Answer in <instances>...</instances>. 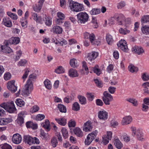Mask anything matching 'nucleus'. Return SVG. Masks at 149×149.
Listing matches in <instances>:
<instances>
[{"label":"nucleus","mask_w":149,"mask_h":149,"mask_svg":"<svg viewBox=\"0 0 149 149\" xmlns=\"http://www.w3.org/2000/svg\"><path fill=\"white\" fill-rule=\"evenodd\" d=\"M98 114L99 118L102 120H105L108 118V113L105 110H102L99 111Z\"/></svg>","instance_id":"obj_13"},{"label":"nucleus","mask_w":149,"mask_h":149,"mask_svg":"<svg viewBox=\"0 0 149 149\" xmlns=\"http://www.w3.org/2000/svg\"><path fill=\"white\" fill-rule=\"evenodd\" d=\"M43 21L46 26H50L52 24V19L51 17L45 15L43 17Z\"/></svg>","instance_id":"obj_20"},{"label":"nucleus","mask_w":149,"mask_h":149,"mask_svg":"<svg viewBox=\"0 0 149 149\" xmlns=\"http://www.w3.org/2000/svg\"><path fill=\"white\" fill-rule=\"evenodd\" d=\"M123 140L125 142H127L130 140V136L127 134H124L123 135Z\"/></svg>","instance_id":"obj_64"},{"label":"nucleus","mask_w":149,"mask_h":149,"mask_svg":"<svg viewBox=\"0 0 149 149\" xmlns=\"http://www.w3.org/2000/svg\"><path fill=\"white\" fill-rule=\"evenodd\" d=\"M116 20L117 23L119 25H121L125 21L126 24L130 23V19L128 18L125 19L124 15L122 14H120L118 16L116 17Z\"/></svg>","instance_id":"obj_9"},{"label":"nucleus","mask_w":149,"mask_h":149,"mask_svg":"<svg viewBox=\"0 0 149 149\" xmlns=\"http://www.w3.org/2000/svg\"><path fill=\"white\" fill-rule=\"evenodd\" d=\"M106 40L107 43L109 45H111L113 41L112 36L109 33L106 35Z\"/></svg>","instance_id":"obj_29"},{"label":"nucleus","mask_w":149,"mask_h":149,"mask_svg":"<svg viewBox=\"0 0 149 149\" xmlns=\"http://www.w3.org/2000/svg\"><path fill=\"white\" fill-rule=\"evenodd\" d=\"M27 62V60L25 59H22L18 63V65L20 66H24Z\"/></svg>","instance_id":"obj_55"},{"label":"nucleus","mask_w":149,"mask_h":149,"mask_svg":"<svg viewBox=\"0 0 149 149\" xmlns=\"http://www.w3.org/2000/svg\"><path fill=\"white\" fill-rule=\"evenodd\" d=\"M84 37L85 39H89L91 43L93 45H98L100 44V42L96 40L95 35L93 33H90L87 32H85L84 34Z\"/></svg>","instance_id":"obj_5"},{"label":"nucleus","mask_w":149,"mask_h":149,"mask_svg":"<svg viewBox=\"0 0 149 149\" xmlns=\"http://www.w3.org/2000/svg\"><path fill=\"white\" fill-rule=\"evenodd\" d=\"M21 23L22 26L24 28H26L27 26V20L26 19H21Z\"/></svg>","instance_id":"obj_59"},{"label":"nucleus","mask_w":149,"mask_h":149,"mask_svg":"<svg viewBox=\"0 0 149 149\" xmlns=\"http://www.w3.org/2000/svg\"><path fill=\"white\" fill-rule=\"evenodd\" d=\"M119 33L123 35H126L129 33L130 31L126 28L123 29L120 28L119 30Z\"/></svg>","instance_id":"obj_44"},{"label":"nucleus","mask_w":149,"mask_h":149,"mask_svg":"<svg viewBox=\"0 0 149 149\" xmlns=\"http://www.w3.org/2000/svg\"><path fill=\"white\" fill-rule=\"evenodd\" d=\"M20 41V39L18 37H12L8 40V42L10 44L16 45L18 44Z\"/></svg>","instance_id":"obj_27"},{"label":"nucleus","mask_w":149,"mask_h":149,"mask_svg":"<svg viewBox=\"0 0 149 149\" xmlns=\"http://www.w3.org/2000/svg\"><path fill=\"white\" fill-rule=\"evenodd\" d=\"M7 15L13 20H16L17 19V15L13 13L10 12H8Z\"/></svg>","instance_id":"obj_45"},{"label":"nucleus","mask_w":149,"mask_h":149,"mask_svg":"<svg viewBox=\"0 0 149 149\" xmlns=\"http://www.w3.org/2000/svg\"><path fill=\"white\" fill-rule=\"evenodd\" d=\"M2 24L5 26L10 28L12 26V23L10 18L8 17H4L2 19Z\"/></svg>","instance_id":"obj_17"},{"label":"nucleus","mask_w":149,"mask_h":149,"mask_svg":"<svg viewBox=\"0 0 149 149\" xmlns=\"http://www.w3.org/2000/svg\"><path fill=\"white\" fill-rule=\"evenodd\" d=\"M133 118L131 116H126L124 117L122 119L121 124L123 126H125L130 124L132 122Z\"/></svg>","instance_id":"obj_11"},{"label":"nucleus","mask_w":149,"mask_h":149,"mask_svg":"<svg viewBox=\"0 0 149 149\" xmlns=\"http://www.w3.org/2000/svg\"><path fill=\"white\" fill-rule=\"evenodd\" d=\"M22 141V136L18 133L14 134L12 137V141L15 144H19Z\"/></svg>","instance_id":"obj_18"},{"label":"nucleus","mask_w":149,"mask_h":149,"mask_svg":"<svg viewBox=\"0 0 149 149\" xmlns=\"http://www.w3.org/2000/svg\"><path fill=\"white\" fill-rule=\"evenodd\" d=\"M64 72V69L61 66H58L55 70V72L57 74L63 73Z\"/></svg>","instance_id":"obj_41"},{"label":"nucleus","mask_w":149,"mask_h":149,"mask_svg":"<svg viewBox=\"0 0 149 149\" xmlns=\"http://www.w3.org/2000/svg\"><path fill=\"white\" fill-rule=\"evenodd\" d=\"M15 81L11 80L8 82L7 86L8 88L11 92L15 93L17 90V87L15 85Z\"/></svg>","instance_id":"obj_12"},{"label":"nucleus","mask_w":149,"mask_h":149,"mask_svg":"<svg viewBox=\"0 0 149 149\" xmlns=\"http://www.w3.org/2000/svg\"><path fill=\"white\" fill-rule=\"evenodd\" d=\"M51 31L53 32L55 34H60L62 33L63 29L59 26L56 25L53 27Z\"/></svg>","instance_id":"obj_22"},{"label":"nucleus","mask_w":149,"mask_h":149,"mask_svg":"<svg viewBox=\"0 0 149 149\" xmlns=\"http://www.w3.org/2000/svg\"><path fill=\"white\" fill-rule=\"evenodd\" d=\"M118 47L122 50L126 52L127 50V46L126 41L124 40H121L117 44Z\"/></svg>","instance_id":"obj_15"},{"label":"nucleus","mask_w":149,"mask_h":149,"mask_svg":"<svg viewBox=\"0 0 149 149\" xmlns=\"http://www.w3.org/2000/svg\"><path fill=\"white\" fill-rule=\"evenodd\" d=\"M130 129L132 133L138 140L141 141L145 140L144 133L142 129H138L136 130V128L133 126L131 127Z\"/></svg>","instance_id":"obj_4"},{"label":"nucleus","mask_w":149,"mask_h":149,"mask_svg":"<svg viewBox=\"0 0 149 149\" xmlns=\"http://www.w3.org/2000/svg\"><path fill=\"white\" fill-rule=\"evenodd\" d=\"M72 109L74 111H77L80 109V106L77 102H74L73 104Z\"/></svg>","instance_id":"obj_46"},{"label":"nucleus","mask_w":149,"mask_h":149,"mask_svg":"<svg viewBox=\"0 0 149 149\" xmlns=\"http://www.w3.org/2000/svg\"><path fill=\"white\" fill-rule=\"evenodd\" d=\"M76 123L75 121L73 119L70 120L68 122V125L69 127H74L76 125Z\"/></svg>","instance_id":"obj_57"},{"label":"nucleus","mask_w":149,"mask_h":149,"mask_svg":"<svg viewBox=\"0 0 149 149\" xmlns=\"http://www.w3.org/2000/svg\"><path fill=\"white\" fill-rule=\"evenodd\" d=\"M77 19L79 23L84 24L88 21L89 16L85 12H80L77 15Z\"/></svg>","instance_id":"obj_7"},{"label":"nucleus","mask_w":149,"mask_h":149,"mask_svg":"<svg viewBox=\"0 0 149 149\" xmlns=\"http://www.w3.org/2000/svg\"><path fill=\"white\" fill-rule=\"evenodd\" d=\"M97 133V131L96 130L88 134L84 141L85 144L87 146L90 144L95 139Z\"/></svg>","instance_id":"obj_8"},{"label":"nucleus","mask_w":149,"mask_h":149,"mask_svg":"<svg viewBox=\"0 0 149 149\" xmlns=\"http://www.w3.org/2000/svg\"><path fill=\"white\" fill-rule=\"evenodd\" d=\"M74 134L77 136L82 137L83 135V133L81 130L78 127H75L73 130Z\"/></svg>","instance_id":"obj_28"},{"label":"nucleus","mask_w":149,"mask_h":149,"mask_svg":"<svg viewBox=\"0 0 149 149\" xmlns=\"http://www.w3.org/2000/svg\"><path fill=\"white\" fill-rule=\"evenodd\" d=\"M16 55L15 60L16 61H17L20 58L22 54V52L20 50H19L16 52Z\"/></svg>","instance_id":"obj_62"},{"label":"nucleus","mask_w":149,"mask_h":149,"mask_svg":"<svg viewBox=\"0 0 149 149\" xmlns=\"http://www.w3.org/2000/svg\"><path fill=\"white\" fill-rule=\"evenodd\" d=\"M57 143V141L56 138H53L52 139L51 141V144L53 148L55 147Z\"/></svg>","instance_id":"obj_58"},{"label":"nucleus","mask_w":149,"mask_h":149,"mask_svg":"<svg viewBox=\"0 0 149 149\" xmlns=\"http://www.w3.org/2000/svg\"><path fill=\"white\" fill-rule=\"evenodd\" d=\"M24 141L26 143L31 145L33 144H38L40 143V141L37 138H33L29 135H25L24 137Z\"/></svg>","instance_id":"obj_6"},{"label":"nucleus","mask_w":149,"mask_h":149,"mask_svg":"<svg viewBox=\"0 0 149 149\" xmlns=\"http://www.w3.org/2000/svg\"><path fill=\"white\" fill-rule=\"evenodd\" d=\"M45 117V116L44 114H38L36 116L35 120L37 121H40L44 119Z\"/></svg>","instance_id":"obj_54"},{"label":"nucleus","mask_w":149,"mask_h":149,"mask_svg":"<svg viewBox=\"0 0 149 149\" xmlns=\"http://www.w3.org/2000/svg\"><path fill=\"white\" fill-rule=\"evenodd\" d=\"M30 71V69L28 68H26L24 70V73L22 77V79L23 80L24 82V81L27 78Z\"/></svg>","instance_id":"obj_34"},{"label":"nucleus","mask_w":149,"mask_h":149,"mask_svg":"<svg viewBox=\"0 0 149 149\" xmlns=\"http://www.w3.org/2000/svg\"><path fill=\"white\" fill-rule=\"evenodd\" d=\"M68 75L69 76L72 77H77L79 75L77 71L73 68H71L69 70Z\"/></svg>","instance_id":"obj_26"},{"label":"nucleus","mask_w":149,"mask_h":149,"mask_svg":"<svg viewBox=\"0 0 149 149\" xmlns=\"http://www.w3.org/2000/svg\"><path fill=\"white\" fill-rule=\"evenodd\" d=\"M55 120L58 124L62 126L65 125L66 123V120L64 118H55Z\"/></svg>","instance_id":"obj_31"},{"label":"nucleus","mask_w":149,"mask_h":149,"mask_svg":"<svg viewBox=\"0 0 149 149\" xmlns=\"http://www.w3.org/2000/svg\"><path fill=\"white\" fill-rule=\"evenodd\" d=\"M4 43L5 44V45H1V51L3 52L6 53H10L13 52V51L10 47L8 46V42L6 41V43L5 42Z\"/></svg>","instance_id":"obj_19"},{"label":"nucleus","mask_w":149,"mask_h":149,"mask_svg":"<svg viewBox=\"0 0 149 149\" xmlns=\"http://www.w3.org/2000/svg\"><path fill=\"white\" fill-rule=\"evenodd\" d=\"M16 103L17 106L21 107L24 105V102L21 99H17L16 100Z\"/></svg>","instance_id":"obj_49"},{"label":"nucleus","mask_w":149,"mask_h":149,"mask_svg":"<svg viewBox=\"0 0 149 149\" xmlns=\"http://www.w3.org/2000/svg\"><path fill=\"white\" fill-rule=\"evenodd\" d=\"M13 120L12 118L10 117L4 118L3 120V125H6L9 123L11 122Z\"/></svg>","instance_id":"obj_48"},{"label":"nucleus","mask_w":149,"mask_h":149,"mask_svg":"<svg viewBox=\"0 0 149 149\" xmlns=\"http://www.w3.org/2000/svg\"><path fill=\"white\" fill-rule=\"evenodd\" d=\"M70 64L72 67L74 68L78 66L79 65V63L74 58H72L70 60Z\"/></svg>","instance_id":"obj_33"},{"label":"nucleus","mask_w":149,"mask_h":149,"mask_svg":"<svg viewBox=\"0 0 149 149\" xmlns=\"http://www.w3.org/2000/svg\"><path fill=\"white\" fill-rule=\"evenodd\" d=\"M100 13V9L97 8H93L90 12V13L91 15H96Z\"/></svg>","instance_id":"obj_51"},{"label":"nucleus","mask_w":149,"mask_h":149,"mask_svg":"<svg viewBox=\"0 0 149 149\" xmlns=\"http://www.w3.org/2000/svg\"><path fill=\"white\" fill-rule=\"evenodd\" d=\"M132 51L139 55L143 54L144 52L142 48L137 46H135L132 48Z\"/></svg>","instance_id":"obj_24"},{"label":"nucleus","mask_w":149,"mask_h":149,"mask_svg":"<svg viewBox=\"0 0 149 149\" xmlns=\"http://www.w3.org/2000/svg\"><path fill=\"white\" fill-rule=\"evenodd\" d=\"M57 16L58 18L63 20L65 18L64 14L61 12H58L57 13Z\"/></svg>","instance_id":"obj_61"},{"label":"nucleus","mask_w":149,"mask_h":149,"mask_svg":"<svg viewBox=\"0 0 149 149\" xmlns=\"http://www.w3.org/2000/svg\"><path fill=\"white\" fill-rule=\"evenodd\" d=\"M77 97L79 100L80 103L81 104H85L86 102V98L84 96L81 95H78Z\"/></svg>","instance_id":"obj_42"},{"label":"nucleus","mask_w":149,"mask_h":149,"mask_svg":"<svg viewBox=\"0 0 149 149\" xmlns=\"http://www.w3.org/2000/svg\"><path fill=\"white\" fill-rule=\"evenodd\" d=\"M128 102L132 103L134 107H137L138 105L137 100L134 98H130L127 100Z\"/></svg>","instance_id":"obj_39"},{"label":"nucleus","mask_w":149,"mask_h":149,"mask_svg":"<svg viewBox=\"0 0 149 149\" xmlns=\"http://www.w3.org/2000/svg\"><path fill=\"white\" fill-rule=\"evenodd\" d=\"M141 78L144 81H147L149 80V75L146 72H143L141 74Z\"/></svg>","instance_id":"obj_38"},{"label":"nucleus","mask_w":149,"mask_h":149,"mask_svg":"<svg viewBox=\"0 0 149 149\" xmlns=\"http://www.w3.org/2000/svg\"><path fill=\"white\" fill-rule=\"evenodd\" d=\"M45 0H39L38 4H36L33 6V8L35 12L39 13L42 8L43 4Z\"/></svg>","instance_id":"obj_16"},{"label":"nucleus","mask_w":149,"mask_h":149,"mask_svg":"<svg viewBox=\"0 0 149 149\" xmlns=\"http://www.w3.org/2000/svg\"><path fill=\"white\" fill-rule=\"evenodd\" d=\"M42 125L47 130L49 131L50 130V125L48 120L47 119L45 120V122L42 124Z\"/></svg>","instance_id":"obj_32"},{"label":"nucleus","mask_w":149,"mask_h":149,"mask_svg":"<svg viewBox=\"0 0 149 149\" xmlns=\"http://www.w3.org/2000/svg\"><path fill=\"white\" fill-rule=\"evenodd\" d=\"M40 110L39 107L37 105L32 107L30 109V112L32 113L36 112Z\"/></svg>","instance_id":"obj_43"},{"label":"nucleus","mask_w":149,"mask_h":149,"mask_svg":"<svg viewBox=\"0 0 149 149\" xmlns=\"http://www.w3.org/2000/svg\"><path fill=\"white\" fill-rule=\"evenodd\" d=\"M128 69L129 71L132 73L136 72L138 70L137 67L132 64L128 66Z\"/></svg>","instance_id":"obj_37"},{"label":"nucleus","mask_w":149,"mask_h":149,"mask_svg":"<svg viewBox=\"0 0 149 149\" xmlns=\"http://www.w3.org/2000/svg\"><path fill=\"white\" fill-rule=\"evenodd\" d=\"M61 132L63 137L65 139L68 137V133L67 130L65 127H63L61 129Z\"/></svg>","instance_id":"obj_40"},{"label":"nucleus","mask_w":149,"mask_h":149,"mask_svg":"<svg viewBox=\"0 0 149 149\" xmlns=\"http://www.w3.org/2000/svg\"><path fill=\"white\" fill-rule=\"evenodd\" d=\"M36 78V74H32L29 75L26 84L22 91L23 93L26 95L30 94L33 89V82Z\"/></svg>","instance_id":"obj_1"},{"label":"nucleus","mask_w":149,"mask_h":149,"mask_svg":"<svg viewBox=\"0 0 149 149\" xmlns=\"http://www.w3.org/2000/svg\"><path fill=\"white\" fill-rule=\"evenodd\" d=\"M31 17L36 22L40 23H42L41 17L38 16L36 13L34 12L32 13Z\"/></svg>","instance_id":"obj_23"},{"label":"nucleus","mask_w":149,"mask_h":149,"mask_svg":"<svg viewBox=\"0 0 149 149\" xmlns=\"http://www.w3.org/2000/svg\"><path fill=\"white\" fill-rule=\"evenodd\" d=\"M69 8L71 11L76 12L81 11L84 9L82 4L73 0L69 1Z\"/></svg>","instance_id":"obj_2"},{"label":"nucleus","mask_w":149,"mask_h":149,"mask_svg":"<svg viewBox=\"0 0 149 149\" xmlns=\"http://www.w3.org/2000/svg\"><path fill=\"white\" fill-rule=\"evenodd\" d=\"M58 108L61 112L65 113L66 111V109L65 107L63 104H58Z\"/></svg>","instance_id":"obj_50"},{"label":"nucleus","mask_w":149,"mask_h":149,"mask_svg":"<svg viewBox=\"0 0 149 149\" xmlns=\"http://www.w3.org/2000/svg\"><path fill=\"white\" fill-rule=\"evenodd\" d=\"M113 142L114 145L118 149H120L123 147V144L118 138H115Z\"/></svg>","instance_id":"obj_25"},{"label":"nucleus","mask_w":149,"mask_h":149,"mask_svg":"<svg viewBox=\"0 0 149 149\" xmlns=\"http://www.w3.org/2000/svg\"><path fill=\"white\" fill-rule=\"evenodd\" d=\"M141 22L143 23L149 22V15L143 16L141 18Z\"/></svg>","instance_id":"obj_47"},{"label":"nucleus","mask_w":149,"mask_h":149,"mask_svg":"<svg viewBox=\"0 0 149 149\" xmlns=\"http://www.w3.org/2000/svg\"><path fill=\"white\" fill-rule=\"evenodd\" d=\"M82 70L83 73L85 74H88L89 72L86 63L85 61L82 62Z\"/></svg>","instance_id":"obj_35"},{"label":"nucleus","mask_w":149,"mask_h":149,"mask_svg":"<svg viewBox=\"0 0 149 149\" xmlns=\"http://www.w3.org/2000/svg\"><path fill=\"white\" fill-rule=\"evenodd\" d=\"M141 30L142 33L146 35L149 34V26L146 25L143 26L141 28Z\"/></svg>","instance_id":"obj_36"},{"label":"nucleus","mask_w":149,"mask_h":149,"mask_svg":"<svg viewBox=\"0 0 149 149\" xmlns=\"http://www.w3.org/2000/svg\"><path fill=\"white\" fill-rule=\"evenodd\" d=\"M0 106L10 113H14L16 110L13 101L2 103L0 104Z\"/></svg>","instance_id":"obj_3"},{"label":"nucleus","mask_w":149,"mask_h":149,"mask_svg":"<svg viewBox=\"0 0 149 149\" xmlns=\"http://www.w3.org/2000/svg\"><path fill=\"white\" fill-rule=\"evenodd\" d=\"M11 77V74L9 72H6L4 74V78L5 80H8L10 79Z\"/></svg>","instance_id":"obj_63"},{"label":"nucleus","mask_w":149,"mask_h":149,"mask_svg":"<svg viewBox=\"0 0 149 149\" xmlns=\"http://www.w3.org/2000/svg\"><path fill=\"white\" fill-rule=\"evenodd\" d=\"M44 84L45 88L48 90H51L52 88L51 82L48 79H46L44 81Z\"/></svg>","instance_id":"obj_30"},{"label":"nucleus","mask_w":149,"mask_h":149,"mask_svg":"<svg viewBox=\"0 0 149 149\" xmlns=\"http://www.w3.org/2000/svg\"><path fill=\"white\" fill-rule=\"evenodd\" d=\"M93 71L94 72L98 75L100 74L102 72L100 69H99L98 66L97 65H96L94 68Z\"/></svg>","instance_id":"obj_53"},{"label":"nucleus","mask_w":149,"mask_h":149,"mask_svg":"<svg viewBox=\"0 0 149 149\" xmlns=\"http://www.w3.org/2000/svg\"><path fill=\"white\" fill-rule=\"evenodd\" d=\"M86 96L89 101H92L94 98V95L93 93H87Z\"/></svg>","instance_id":"obj_56"},{"label":"nucleus","mask_w":149,"mask_h":149,"mask_svg":"<svg viewBox=\"0 0 149 149\" xmlns=\"http://www.w3.org/2000/svg\"><path fill=\"white\" fill-rule=\"evenodd\" d=\"M1 149H12V147L9 144L5 143L0 145Z\"/></svg>","instance_id":"obj_52"},{"label":"nucleus","mask_w":149,"mask_h":149,"mask_svg":"<svg viewBox=\"0 0 149 149\" xmlns=\"http://www.w3.org/2000/svg\"><path fill=\"white\" fill-rule=\"evenodd\" d=\"M92 128V124L90 120L87 121L85 123L82 127L83 130L85 132H90Z\"/></svg>","instance_id":"obj_14"},{"label":"nucleus","mask_w":149,"mask_h":149,"mask_svg":"<svg viewBox=\"0 0 149 149\" xmlns=\"http://www.w3.org/2000/svg\"><path fill=\"white\" fill-rule=\"evenodd\" d=\"M25 112L24 111L21 112L18 114V117L17 119V123L19 125H21L24 123V117Z\"/></svg>","instance_id":"obj_21"},{"label":"nucleus","mask_w":149,"mask_h":149,"mask_svg":"<svg viewBox=\"0 0 149 149\" xmlns=\"http://www.w3.org/2000/svg\"><path fill=\"white\" fill-rule=\"evenodd\" d=\"M103 95L102 100L104 103L106 105H109L110 102L113 100L112 96L107 91L104 92Z\"/></svg>","instance_id":"obj_10"},{"label":"nucleus","mask_w":149,"mask_h":149,"mask_svg":"<svg viewBox=\"0 0 149 149\" xmlns=\"http://www.w3.org/2000/svg\"><path fill=\"white\" fill-rule=\"evenodd\" d=\"M126 5L124 1H121L117 3V7L118 9H122Z\"/></svg>","instance_id":"obj_60"}]
</instances>
